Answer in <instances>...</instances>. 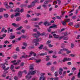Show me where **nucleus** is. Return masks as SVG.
Returning <instances> with one entry per match:
<instances>
[{"label": "nucleus", "instance_id": "f257e3e1", "mask_svg": "<svg viewBox=\"0 0 80 80\" xmlns=\"http://www.w3.org/2000/svg\"><path fill=\"white\" fill-rule=\"evenodd\" d=\"M37 72L36 70H35L33 71H29L28 73V75L26 76V80H30V78H32V76L30 75H35Z\"/></svg>", "mask_w": 80, "mask_h": 80}, {"label": "nucleus", "instance_id": "f03ea898", "mask_svg": "<svg viewBox=\"0 0 80 80\" xmlns=\"http://www.w3.org/2000/svg\"><path fill=\"white\" fill-rule=\"evenodd\" d=\"M40 39L38 38H36L35 39H33L32 41V43H35V46H37V45H39V43L38 42H40Z\"/></svg>", "mask_w": 80, "mask_h": 80}, {"label": "nucleus", "instance_id": "7ed1b4c3", "mask_svg": "<svg viewBox=\"0 0 80 80\" xmlns=\"http://www.w3.org/2000/svg\"><path fill=\"white\" fill-rule=\"evenodd\" d=\"M8 62L7 61H6V62L4 63V64H2V68L4 70H8L9 69V68H10L9 67H8L7 68H6L5 69V67H6L5 66V65L6 64V65H8Z\"/></svg>", "mask_w": 80, "mask_h": 80}, {"label": "nucleus", "instance_id": "20e7f679", "mask_svg": "<svg viewBox=\"0 0 80 80\" xmlns=\"http://www.w3.org/2000/svg\"><path fill=\"white\" fill-rule=\"evenodd\" d=\"M22 73H23V72H22L21 71H19L18 74V77L19 78H21V77H22Z\"/></svg>", "mask_w": 80, "mask_h": 80}, {"label": "nucleus", "instance_id": "39448f33", "mask_svg": "<svg viewBox=\"0 0 80 80\" xmlns=\"http://www.w3.org/2000/svg\"><path fill=\"white\" fill-rule=\"evenodd\" d=\"M20 61H17H17H12L11 62L12 63H13V65H18L19 63V62H20Z\"/></svg>", "mask_w": 80, "mask_h": 80}, {"label": "nucleus", "instance_id": "423d86ee", "mask_svg": "<svg viewBox=\"0 0 80 80\" xmlns=\"http://www.w3.org/2000/svg\"><path fill=\"white\" fill-rule=\"evenodd\" d=\"M62 38H63V40H67L68 39V37H65L63 36H62L61 37H60L59 39H62Z\"/></svg>", "mask_w": 80, "mask_h": 80}, {"label": "nucleus", "instance_id": "0eeeda50", "mask_svg": "<svg viewBox=\"0 0 80 80\" xmlns=\"http://www.w3.org/2000/svg\"><path fill=\"white\" fill-rule=\"evenodd\" d=\"M43 24L45 26H49L51 25L50 23L47 21H46V22H44Z\"/></svg>", "mask_w": 80, "mask_h": 80}, {"label": "nucleus", "instance_id": "6e6552de", "mask_svg": "<svg viewBox=\"0 0 80 80\" xmlns=\"http://www.w3.org/2000/svg\"><path fill=\"white\" fill-rule=\"evenodd\" d=\"M63 71V68H59V69L58 73L59 75H62V72Z\"/></svg>", "mask_w": 80, "mask_h": 80}, {"label": "nucleus", "instance_id": "1a4fd4ad", "mask_svg": "<svg viewBox=\"0 0 80 80\" xmlns=\"http://www.w3.org/2000/svg\"><path fill=\"white\" fill-rule=\"evenodd\" d=\"M15 68L13 65H11V67L10 68V69L12 70L13 72H15V70L14 69Z\"/></svg>", "mask_w": 80, "mask_h": 80}, {"label": "nucleus", "instance_id": "9d476101", "mask_svg": "<svg viewBox=\"0 0 80 80\" xmlns=\"http://www.w3.org/2000/svg\"><path fill=\"white\" fill-rule=\"evenodd\" d=\"M12 26H13L14 27H15V28H17V27H19V24H17L14 23H12Z\"/></svg>", "mask_w": 80, "mask_h": 80}, {"label": "nucleus", "instance_id": "9b49d317", "mask_svg": "<svg viewBox=\"0 0 80 80\" xmlns=\"http://www.w3.org/2000/svg\"><path fill=\"white\" fill-rule=\"evenodd\" d=\"M34 70V68L33 67V65H31L29 67V71L30 72L31 71L33 70Z\"/></svg>", "mask_w": 80, "mask_h": 80}, {"label": "nucleus", "instance_id": "f8f14e48", "mask_svg": "<svg viewBox=\"0 0 80 80\" xmlns=\"http://www.w3.org/2000/svg\"><path fill=\"white\" fill-rule=\"evenodd\" d=\"M42 7L44 9H47V5L45 4H43Z\"/></svg>", "mask_w": 80, "mask_h": 80}, {"label": "nucleus", "instance_id": "ddd939ff", "mask_svg": "<svg viewBox=\"0 0 80 80\" xmlns=\"http://www.w3.org/2000/svg\"><path fill=\"white\" fill-rule=\"evenodd\" d=\"M39 20V18H33L31 20V21H37V20Z\"/></svg>", "mask_w": 80, "mask_h": 80}, {"label": "nucleus", "instance_id": "4468645a", "mask_svg": "<svg viewBox=\"0 0 80 80\" xmlns=\"http://www.w3.org/2000/svg\"><path fill=\"white\" fill-rule=\"evenodd\" d=\"M35 3H36V1H35L32 2V3L31 4L32 7H34V6L35 5Z\"/></svg>", "mask_w": 80, "mask_h": 80}, {"label": "nucleus", "instance_id": "2eb2a0df", "mask_svg": "<svg viewBox=\"0 0 80 80\" xmlns=\"http://www.w3.org/2000/svg\"><path fill=\"white\" fill-rule=\"evenodd\" d=\"M32 36H33L34 37H35L36 38H38V35H37L36 33H34L32 34Z\"/></svg>", "mask_w": 80, "mask_h": 80}, {"label": "nucleus", "instance_id": "dca6fc26", "mask_svg": "<svg viewBox=\"0 0 80 80\" xmlns=\"http://www.w3.org/2000/svg\"><path fill=\"white\" fill-rule=\"evenodd\" d=\"M22 19V18H21V17H18L16 18V21L18 22L19 21H20V20H21V19Z\"/></svg>", "mask_w": 80, "mask_h": 80}, {"label": "nucleus", "instance_id": "f3484780", "mask_svg": "<svg viewBox=\"0 0 80 80\" xmlns=\"http://www.w3.org/2000/svg\"><path fill=\"white\" fill-rule=\"evenodd\" d=\"M24 56H22V57H21L20 58V59H22L23 58H26L27 57V55H25V53H24Z\"/></svg>", "mask_w": 80, "mask_h": 80}, {"label": "nucleus", "instance_id": "a211bd4d", "mask_svg": "<svg viewBox=\"0 0 80 80\" xmlns=\"http://www.w3.org/2000/svg\"><path fill=\"white\" fill-rule=\"evenodd\" d=\"M6 11L7 10L5 9H4L3 8H0V12H2L3 11Z\"/></svg>", "mask_w": 80, "mask_h": 80}, {"label": "nucleus", "instance_id": "6ab92c4d", "mask_svg": "<svg viewBox=\"0 0 80 80\" xmlns=\"http://www.w3.org/2000/svg\"><path fill=\"white\" fill-rule=\"evenodd\" d=\"M63 60H71V58H64Z\"/></svg>", "mask_w": 80, "mask_h": 80}, {"label": "nucleus", "instance_id": "aec40b11", "mask_svg": "<svg viewBox=\"0 0 80 80\" xmlns=\"http://www.w3.org/2000/svg\"><path fill=\"white\" fill-rule=\"evenodd\" d=\"M53 35L55 38H56L57 39L58 38H59V37L57 36V35L55 34H54Z\"/></svg>", "mask_w": 80, "mask_h": 80}, {"label": "nucleus", "instance_id": "412c9836", "mask_svg": "<svg viewBox=\"0 0 80 80\" xmlns=\"http://www.w3.org/2000/svg\"><path fill=\"white\" fill-rule=\"evenodd\" d=\"M63 53V50L62 49L60 50L58 52V54H62Z\"/></svg>", "mask_w": 80, "mask_h": 80}, {"label": "nucleus", "instance_id": "4be33fe9", "mask_svg": "<svg viewBox=\"0 0 80 80\" xmlns=\"http://www.w3.org/2000/svg\"><path fill=\"white\" fill-rule=\"evenodd\" d=\"M57 25H54L52 26H50L49 27V28H57Z\"/></svg>", "mask_w": 80, "mask_h": 80}, {"label": "nucleus", "instance_id": "5701e85b", "mask_svg": "<svg viewBox=\"0 0 80 80\" xmlns=\"http://www.w3.org/2000/svg\"><path fill=\"white\" fill-rule=\"evenodd\" d=\"M43 47V45H40V47H38V48H39V49H40V50H41V49H42Z\"/></svg>", "mask_w": 80, "mask_h": 80}, {"label": "nucleus", "instance_id": "b1692460", "mask_svg": "<svg viewBox=\"0 0 80 80\" xmlns=\"http://www.w3.org/2000/svg\"><path fill=\"white\" fill-rule=\"evenodd\" d=\"M15 38V36H10V39H13V38Z\"/></svg>", "mask_w": 80, "mask_h": 80}, {"label": "nucleus", "instance_id": "393cba45", "mask_svg": "<svg viewBox=\"0 0 80 80\" xmlns=\"http://www.w3.org/2000/svg\"><path fill=\"white\" fill-rule=\"evenodd\" d=\"M62 24L64 26H66L67 25V24H66V22L65 21H63L62 22Z\"/></svg>", "mask_w": 80, "mask_h": 80}, {"label": "nucleus", "instance_id": "a878e982", "mask_svg": "<svg viewBox=\"0 0 80 80\" xmlns=\"http://www.w3.org/2000/svg\"><path fill=\"white\" fill-rule=\"evenodd\" d=\"M35 47H34V46H30L29 47V49L30 50H31V49H33V48H34Z\"/></svg>", "mask_w": 80, "mask_h": 80}, {"label": "nucleus", "instance_id": "bb28decb", "mask_svg": "<svg viewBox=\"0 0 80 80\" xmlns=\"http://www.w3.org/2000/svg\"><path fill=\"white\" fill-rule=\"evenodd\" d=\"M14 12H20V9L19 8H17L16 10H15Z\"/></svg>", "mask_w": 80, "mask_h": 80}, {"label": "nucleus", "instance_id": "cd10ccee", "mask_svg": "<svg viewBox=\"0 0 80 80\" xmlns=\"http://www.w3.org/2000/svg\"><path fill=\"white\" fill-rule=\"evenodd\" d=\"M80 24H78L77 25H76L74 26V27L75 28H78L79 27H80Z\"/></svg>", "mask_w": 80, "mask_h": 80}, {"label": "nucleus", "instance_id": "c85d7f7f", "mask_svg": "<svg viewBox=\"0 0 80 80\" xmlns=\"http://www.w3.org/2000/svg\"><path fill=\"white\" fill-rule=\"evenodd\" d=\"M13 58H15L16 59V58H17V57H18L17 55H14L13 56H12Z\"/></svg>", "mask_w": 80, "mask_h": 80}, {"label": "nucleus", "instance_id": "c756f323", "mask_svg": "<svg viewBox=\"0 0 80 80\" xmlns=\"http://www.w3.org/2000/svg\"><path fill=\"white\" fill-rule=\"evenodd\" d=\"M49 2H52L51 1H47L45 2H44V4H48V3H49Z\"/></svg>", "mask_w": 80, "mask_h": 80}, {"label": "nucleus", "instance_id": "7c9ffc66", "mask_svg": "<svg viewBox=\"0 0 80 80\" xmlns=\"http://www.w3.org/2000/svg\"><path fill=\"white\" fill-rule=\"evenodd\" d=\"M4 16L5 18H8V15L7 14H4Z\"/></svg>", "mask_w": 80, "mask_h": 80}, {"label": "nucleus", "instance_id": "2f4dec72", "mask_svg": "<svg viewBox=\"0 0 80 80\" xmlns=\"http://www.w3.org/2000/svg\"><path fill=\"white\" fill-rule=\"evenodd\" d=\"M58 72H56L54 73L55 76L57 77L58 76Z\"/></svg>", "mask_w": 80, "mask_h": 80}, {"label": "nucleus", "instance_id": "473e14b6", "mask_svg": "<svg viewBox=\"0 0 80 80\" xmlns=\"http://www.w3.org/2000/svg\"><path fill=\"white\" fill-rule=\"evenodd\" d=\"M21 28H22V26H20L18 28H17L16 29V30H17V31L18 30H20Z\"/></svg>", "mask_w": 80, "mask_h": 80}, {"label": "nucleus", "instance_id": "72a5a7b5", "mask_svg": "<svg viewBox=\"0 0 80 80\" xmlns=\"http://www.w3.org/2000/svg\"><path fill=\"white\" fill-rule=\"evenodd\" d=\"M21 37L22 38H27V36L25 35H22V36Z\"/></svg>", "mask_w": 80, "mask_h": 80}, {"label": "nucleus", "instance_id": "f704fd0d", "mask_svg": "<svg viewBox=\"0 0 80 80\" xmlns=\"http://www.w3.org/2000/svg\"><path fill=\"white\" fill-rule=\"evenodd\" d=\"M45 75V73H42L40 74L41 76L42 77H44V75Z\"/></svg>", "mask_w": 80, "mask_h": 80}, {"label": "nucleus", "instance_id": "c9c22d12", "mask_svg": "<svg viewBox=\"0 0 80 80\" xmlns=\"http://www.w3.org/2000/svg\"><path fill=\"white\" fill-rule=\"evenodd\" d=\"M55 68V67L54 66H52L51 68V70L52 71V72H53L54 70V69Z\"/></svg>", "mask_w": 80, "mask_h": 80}, {"label": "nucleus", "instance_id": "e433bc0d", "mask_svg": "<svg viewBox=\"0 0 80 80\" xmlns=\"http://www.w3.org/2000/svg\"><path fill=\"white\" fill-rule=\"evenodd\" d=\"M71 48H73L75 47V44H74L71 43Z\"/></svg>", "mask_w": 80, "mask_h": 80}, {"label": "nucleus", "instance_id": "4c0bfd02", "mask_svg": "<svg viewBox=\"0 0 80 80\" xmlns=\"http://www.w3.org/2000/svg\"><path fill=\"white\" fill-rule=\"evenodd\" d=\"M76 16H72V18L73 20H75V19H76Z\"/></svg>", "mask_w": 80, "mask_h": 80}, {"label": "nucleus", "instance_id": "58836bf2", "mask_svg": "<svg viewBox=\"0 0 80 80\" xmlns=\"http://www.w3.org/2000/svg\"><path fill=\"white\" fill-rule=\"evenodd\" d=\"M56 18H57V19H58L59 20H61V17H60L57 16L56 17Z\"/></svg>", "mask_w": 80, "mask_h": 80}, {"label": "nucleus", "instance_id": "ea45409f", "mask_svg": "<svg viewBox=\"0 0 80 80\" xmlns=\"http://www.w3.org/2000/svg\"><path fill=\"white\" fill-rule=\"evenodd\" d=\"M20 14L19 13H17L15 15V17H18V16H20Z\"/></svg>", "mask_w": 80, "mask_h": 80}, {"label": "nucleus", "instance_id": "a19ab883", "mask_svg": "<svg viewBox=\"0 0 80 80\" xmlns=\"http://www.w3.org/2000/svg\"><path fill=\"white\" fill-rule=\"evenodd\" d=\"M70 21V19H66V22H69Z\"/></svg>", "mask_w": 80, "mask_h": 80}, {"label": "nucleus", "instance_id": "79ce46f5", "mask_svg": "<svg viewBox=\"0 0 80 80\" xmlns=\"http://www.w3.org/2000/svg\"><path fill=\"white\" fill-rule=\"evenodd\" d=\"M46 57H47V58H46V60H50V57H49V56H46Z\"/></svg>", "mask_w": 80, "mask_h": 80}, {"label": "nucleus", "instance_id": "37998d69", "mask_svg": "<svg viewBox=\"0 0 80 80\" xmlns=\"http://www.w3.org/2000/svg\"><path fill=\"white\" fill-rule=\"evenodd\" d=\"M24 11V9H23L22 8L21 9V10H20L19 12H21V13H22V12H23Z\"/></svg>", "mask_w": 80, "mask_h": 80}, {"label": "nucleus", "instance_id": "c03bdc74", "mask_svg": "<svg viewBox=\"0 0 80 80\" xmlns=\"http://www.w3.org/2000/svg\"><path fill=\"white\" fill-rule=\"evenodd\" d=\"M66 74V71H64L63 72V74H62V76H65V75Z\"/></svg>", "mask_w": 80, "mask_h": 80}, {"label": "nucleus", "instance_id": "a18cd8bd", "mask_svg": "<svg viewBox=\"0 0 80 80\" xmlns=\"http://www.w3.org/2000/svg\"><path fill=\"white\" fill-rule=\"evenodd\" d=\"M50 43H51V41L48 40L47 42V43L48 45V44H49Z\"/></svg>", "mask_w": 80, "mask_h": 80}, {"label": "nucleus", "instance_id": "49530a36", "mask_svg": "<svg viewBox=\"0 0 80 80\" xmlns=\"http://www.w3.org/2000/svg\"><path fill=\"white\" fill-rule=\"evenodd\" d=\"M23 45L25 47H27V43L26 42H23Z\"/></svg>", "mask_w": 80, "mask_h": 80}, {"label": "nucleus", "instance_id": "de8ad7c7", "mask_svg": "<svg viewBox=\"0 0 80 80\" xmlns=\"http://www.w3.org/2000/svg\"><path fill=\"white\" fill-rule=\"evenodd\" d=\"M4 5L5 6H7V5H8V3L7 2H5L4 3Z\"/></svg>", "mask_w": 80, "mask_h": 80}, {"label": "nucleus", "instance_id": "09e8293b", "mask_svg": "<svg viewBox=\"0 0 80 80\" xmlns=\"http://www.w3.org/2000/svg\"><path fill=\"white\" fill-rule=\"evenodd\" d=\"M43 50H47L48 49H47V46H45L43 48Z\"/></svg>", "mask_w": 80, "mask_h": 80}, {"label": "nucleus", "instance_id": "8fccbe9b", "mask_svg": "<svg viewBox=\"0 0 80 80\" xmlns=\"http://www.w3.org/2000/svg\"><path fill=\"white\" fill-rule=\"evenodd\" d=\"M69 25L70 26H72V25H73V22H70L69 23Z\"/></svg>", "mask_w": 80, "mask_h": 80}, {"label": "nucleus", "instance_id": "3c124183", "mask_svg": "<svg viewBox=\"0 0 80 80\" xmlns=\"http://www.w3.org/2000/svg\"><path fill=\"white\" fill-rule=\"evenodd\" d=\"M70 56H71L72 57H75V55L73 54H71L70 55Z\"/></svg>", "mask_w": 80, "mask_h": 80}, {"label": "nucleus", "instance_id": "603ef678", "mask_svg": "<svg viewBox=\"0 0 80 80\" xmlns=\"http://www.w3.org/2000/svg\"><path fill=\"white\" fill-rule=\"evenodd\" d=\"M16 50L17 52H19V51H20V50H19V47H17L16 48Z\"/></svg>", "mask_w": 80, "mask_h": 80}, {"label": "nucleus", "instance_id": "864d4df0", "mask_svg": "<svg viewBox=\"0 0 80 80\" xmlns=\"http://www.w3.org/2000/svg\"><path fill=\"white\" fill-rule=\"evenodd\" d=\"M59 79V78L56 77L54 79V80H58Z\"/></svg>", "mask_w": 80, "mask_h": 80}, {"label": "nucleus", "instance_id": "5fc2aeb1", "mask_svg": "<svg viewBox=\"0 0 80 80\" xmlns=\"http://www.w3.org/2000/svg\"><path fill=\"white\" fill-rule=\"evenodd\" d=\"M26 17L27 18H29V17H30L31 16H30V15H29V14H28L26 16Z\"/></svg>", "mask_w": 80, "mask_h": 80}, {"label": "nucleus", "instance_id": "6e6d98bb", "mask_svg": "<svg viewBox=\"0 0 80 80\" xmlns=\"http://www.w3.org/2000/svg\"><path fill=\"white\" fill-rule=\"evenodd\" d=\"M42 23H43V22H40L38 23V25H40L41 24H42Z\"/></svg>", "mask_w": 80, "mask_h": 80}, {"label": "nucleus", "instance_id": "4d7b16f0", "mask_svg": "<svg viewBox=\"0 0 80 80\" xmlns=\"http://www.w3.org/2000/svg\"><path fill=\"white\" fill-rule=\"evenodd\" d=\"M14 80H18V78L17 77L15 76L14 78Z\"/></svg>", "mask_w": 80, "mask_h": 80}, {"label": "nucleus", "instance_id": "13d9d810", "mask_svg": "<svg viewBox=\"0 0 80 80\" xmlns=\"http://www.w3.org/2000/svg\"><path fill=\"white\" fill-rule=\"evenodd\" d=\"M45 35V32H43V33L41 34V36H43V35Z\"/></svg>", "mask_w": 80, "mask_h": 80}, {"label": "nucleus", "instance_id": "bf43d9fd", "mask_svg": "<svg viewBox=\"0 0 80 80\" xmlns=\"http://www.w3.org/2000/svg\"><path fill=\"white\" fill-rule=\"evenodd\" d=\"M4 30H5V28H3L1 30V32H3Z\"/></svg>", "mask_w": 80, "mask_h": 80}, {"label": "nucleus", "instance_id": "052dcab7", "mask_svg": "<svg viewBox=\"0 0 80 80\" xmlns=\"http://www.w3.org/2000/svg\"><path fill=\"white\" fill-rule=\"evenodd\" d=\"M34 53V52L31 51V52H30V54L31 55H32V54H33Z\"/></svg>", "mask_w": 80, "mask_h": 80}, {"label": "nucleus", "instance_id": "680f3d73", "mask_svg": "<svg viewBox=\"0 0 80 80\" xmlns=\"http://www.w3.org/2000/svg\"><path fill=\"white\" fill-rule=\"evenodd\" d=\"M36 62L37 63H40V60H36Z\"/></svg>", "mask_w": 80, "mask_h": 80}, {"label": "nucleus", "instance_id": "e2e57ef3", "mask_svg": "<svg viewBox=\"0 0 80 80\" xmlns=\"http://www.w3.org/2000/svg\"><path fill=\"white\" fill-rule=\"evenodd\" d=\"M34 27H36L37 28H38V27H39V26L38 25H34Z\"/></svg>", "mask_w": 80, "mask_h": 80}, {"label": "nucleus", "instance_id": "0e129e2a", "mask_svg": "<svg viewBox=\"0 0 80 80\" xmlns=\"http://www.w3.org/2000/svg\"><path fill=\"white\" fill-rule=\"evenodd\" d=\"M32 6V5L31 4L30 5H29L28 6V8H31Z\"/></svg>", "mask_w": 80, "mask_h": 80}, {"label": "nucleus", "instance_id": "69168bd1", "mask_svg": "<svg viewBox=\"0 0 80 80\" xmlns=\"http://www.w3.org/2000/svg\"><path fill=\"white\" fill-rule=\"evenodd\" d=\"M52 63L51 62H49L48 63H47V65H51Z\"/></svg>", "mask_w": 80, "mask_h": 80}, {"label": "nucleus", "instance_id": "338daca9", "mask_svg": "<svg viewBox=\"0 0 80 80\" xmlns=\"http://www.w3.org/2000/svg\"><path fill=\"white\" fill-rule=\"evenodd\" d=\"M53 46V45H51V44H49L48 45L49 47H50V48L52 47Z\"/></svg>", "mask_w": 80, "mask_h": 80}, {"label": "nucleus", "instance_id": "774afa93", "mask_svg": "<svg viewBox=\"0 0 80 80\" xmlns=\"http://www.w3.org/2000/svg\"><path fill=\"white\" fill-rule=\"evenodd\" d=\"M14 16H15V15L14 14H12L11 15V18H13V17H14Z\"/></svg>", "mask_w": 80, "mask_h": 80}]
</instances>
